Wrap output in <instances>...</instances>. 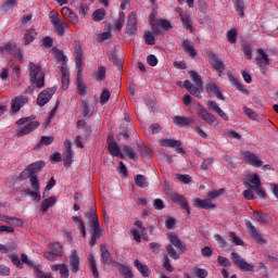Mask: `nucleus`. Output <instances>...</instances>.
I'll list each match as a JSON object with an SVG mask.
<instances>
[{
  "instance_id": "1",
  "label": "nucleus",
  "mask_w": 278,
  "mask_h": 278,
  "mask_svg": "<svg viewBox=\"0 0 278 278\" xmlns=\"http://www.w3.org/2000/svg\"><path fill=\"white\" fill-rule=\"evenodd\" d=\"M16 136L21 138L23 136L31 134V131H35V129H38V127H40V122L36 121V118L34 117H22L16 122Z\"/></svg>"
},
{
  "instance_id": "2",
  "label": "nucleus",
  "mask_w": 278,
  "mask_h": 278,
  "mask_svg": "<svg viewBox=\"0 0 278 278\" xmlns=\"http://www.w3.org/2000/svg\"><path fill=\"white\" fill-rule=\"evenodd\" d=\"M54 58L58 62H62L61 75H62V90H66L71 86V73L68 72V65H66L67 59L63 51L54 50Z\"/></svg>"
},
{
  "instance_id": "3",
  "label": "nucleus",
  "mask_w": 278,
  "mask_h": 278,
  "mask_svg": "<svg viewBox=\"0 0 278 278\" xmlns=\"http://www.w3.org/2000/svg\"><path fill=\"white\" fill-rule=\"evenodd\" d=\"M28 68L30 84L36 86V88H45V72H42L40 65L30 62Z\"/></svg>"
},
{
  "instance_id": "4",
  "label": "nucleus",
  "mask_w": 278,
  "mask_h": 278,
  "mask_svg": "<svg viewBox=\"0 0 278 278\" xmlns=\"http://www.w3.org/2000/svg\"><path fill=\"white\" fill-rule=\"evenodd\" d=\"M86 218H89V220H91V227L93 229L91 233V239L89 241V245L94 247V244H97V239L101 238L99 217L97 216V212H94V210H90L88 213H86Z\"/></svg>"
},
{
  "instance_id": "5",
  "label": "nucleus",
  "mask_w": 278,
  "mask_h": 278,
  "mask_svg": "<svg viewBox=\"0 0 278 278\" xmlns=\"http://www.w3.org/2000/svg\"><path fill=\"white\" fill-rule=\"evenodd\" d=\"M50 23L53 26L56 36L62 37L64 36V34H66V31H68V24H66V22H63L60 14L55 11L51 12Z\"/></svg>"
},
{
  "instance_id": "6",
  "label": "nucleus",
  "mask_w": 278,
  "mask_h": 278,
  "mask_svg": "<svg viewBox=\"0 0 278 278\" xmlns=\"http://www.w3.org/2000/svg\"><path fill=\"white\" fill-rule=\"evenodd\" d=\"M28 178L33 190L25 189L24 193L27 197H30L33 201H37V203H40V199H42V197L40 195V181H38V176H28Z\"/></svg>"
},
{
  "instance_id": "7",
  "label": "nucleus",
  "mask_w": 278,
  "mask_h": 278,
  "mask_svg": "<svg viewBox=\"0 0 278 278\" xmlns=\"http://www.w3.org/2000/svg\"><path fill=\"white\" fill-rule=\"evenodd\" d=\"M248 186L251 188V190L256 191V194L260 197V199H266V191L262 189V180H260V175L253 174L250 176Z\"/></svg>"
},
{
  "instance_id": "8",
  "label": "nucleus",
  "mask_w": 278,
  "mask_h": 278,
  "mask_svg": "<svg viewBox=\"0 0 278 278\" xmlns=\"http://www.w3.org/2000/svg\"><path fill=\"white\" fill-rule=\"evenodd\" d=\"M231 260L235 266H238L240 270H244L245 273H253V270H255V266H253V264H250L244 258L240 257L236 252L231 253Z\"/></svg>"
},
{
  "instance_id": "9",
  "label": "nucleus",
  "mask_w": 278,
  "mask_h": 278,
  "mask_svg": "<svg viewBox=\"0 0 278 278\" xmlns=\"http://www.w3.org/2000/svg\"><path fill=\"white\" fill-rule=\"evenodd\" d=\"M242 160L245 164L250 166H254L255 168H262L264 166V161L261 160L255 153L251 151H245L242 153Z\"/></svg>"
},
{
  "instance_id": "10",
  "label": "nucleus",
  "mask_w": 278,
  "mask_h": 278,
  "mask_svg": "<svg viewBox=\"0 0 278 278\" xmlns=\"http://www.w3.org/2000/svg\"><path fill=\"white\" fill-rule=\"evenodd\" d=\"M42 168H45V162L38 161L28 165L27 168L23 170L22 175L25 177H36V173H40Z\"/></svg>"
},
{
  "instance_id": "11",
  "label": "nucleus",
  "mask_w": 278,
  "mask_h": 278,
  "mask_svg": "<svg viewBox=\"0 0 278 278\" xmlns=\"http://www.w3.org/2000/svg\"><path fill=\"white\" fill-rule=\"evenodd\" d=\"M55 87L45 89L41 91L37 98V103L42 108L43 105H47L49 101H51L53 94H55Z\"/></svg>"
},
{
  "instance_id": "12",
  "label": "nucleus",
  "mask_w": 278,
  "mask_h": 278,
  "mask_svg": "<svg viewBox=\"0 0 278 278\" xmlns=\"http://www.w3.org/2000/svg\"><path fill=\"white\" fill-rule=\"evenodd\" d=\"M29 103V98L27 96H17L11 101V112L16 114V112H21V109Z\"/></svg>"
},
{
  "instance_id": "13",
  "label": "nucleus",
  "mask_w": 278,
  "mask_h": 278,
  "mask_svg": "<svg viewBox=\"0 0 278 278\" xmlns=\"http://www.w3.org/2000/svg\"><path fill=\"white\" fill-rule=\"evenodd\" d=\"M256 53V64L261 68V71H265L266 66L270 65V59L268 58V54H266L264 49H257Z\"/></svg>"
},
{
  "instance_id": "14",
  "label": "nucleus",
  "mask_w": 278,
  "mask_h": 278,
  "mask_svg": "<svg viewBox=\"0 0 278 278\" xmlns=\"http://www.w3.org/2000/svg\"><path fill=\"white\" fill-rule=\"evenodd\" d=\"M61 14L67 23H72V25H79V16L71 8L68 7H63L61 9Z\"/></svg>"
},
{
  "instance_id": "15",
  "label": "nucleus",
  "mask_w": 278,
  "mask_h": 278,
  "mask_svg": "<svg viewBox=\"0 0 278 278\" xmlns=\"http://www.w3.org/2000/svg\"><path fill=\"white\" fill-rule=\"evenodd\" d=\"M205 90L208 97H216L219 101H225V96H223V91H220V88L216 86V83L211 81L206 84Z\"/></svg>"
},
{
  "instance_id": "16",
  "label": "nucleus",
  "mask_w": 278,
  "mask_h": 278,
  "mask_svg": "<svg viewBox=\"0 0 278 278\" xmlns=\"http://www.w3.org/2000/svg\"><path fill=\"white\" fill-rule=\"evenodd\" d=\"M245 226L249 231V235L251 236V238H253V240H255V242H257V244H266V239L262 237L257 228H255V226H253L251 222H247Z\"/></svg>"
},
{
  "instance_id": "17",
  "label": "nucleus",
  "mask_w": 278,
  "mask_h": 278,
  "mask_svg": "<svg viewBox=\"0 0 278 278\" xmlns=\"http://www.w3.org/2000/svg\"><path fill=\"white\" fill-rule=\"evenodd\" d=\"M63 161L66 166H71V164H73V143L71 140L64 141Z\"/></svg>"
},
{
  "instance_id": "18",
  "label": "nucleus",
  "mask_w": 278,
  "mask_h": 278,
  "mask_svg": "<svg viewBox=\"0 0 278 278\" xmlns=\"http://www.w3.org/2000/svg\"><path fill=\"white\" fill-rule=\"evenodd\" d=\"M169 199L174 203H178L182 210H186L187 214H190V206L188 205V200L179 193H170Z\"/></svg>"
},
{
  "instance_id": "19",
  "label": "nucleus",
  "mask_w": 278,
  "mask_h": 278,
  "mask_svg": "<svg viewBox=\"0 0 278 278\" xmlns=\"http://www.w3.org/2000/svg\"><path fill=\"white\" fill-rule=\"evenodd\" d=\"M74 56L76 66L81 68V66H84V51L81 50V43H79V41L74 42Z\"/></svg>"
},
{
  "instance_id": "20",
  "label": "nucleus",
  "mask_w": 278,
  "mask_h": 278,
  "mask_svg": "<svg viewBox=\"0 0 278 278\" xmlns=\"http://www.w3.org/2000/svg\"><path fill=\"white\" fill-rule=\"evenodd\" d=\"M198 116H200V118H203L205 121V123H207L208 125H212L213 127H216L218 125V119H216V116L208 113L204 109L199 110Z\"/></svg>"
},
{
  "instance_id": "21",
  "label": "nucleus",
  "mask_w": 278,
  "mask_h": 278,
  "mask_svg": "<svg viewBox=\"0 0 278 278\" xmlns=\"http://www.w3.org/2000/svg\"><path fill=\"white\" fill-rule=\"evenodd\" d=\"M161 147H169L170 149L177 148V153H184V148H181V141L175 139H161Z\"/></svg>"
},
{
  "instance_id": "22",
  "label": "nucleus",
  "mask_w": 278,
  "mask_h": 278,
  "mask_svg": "<svg viewBox=\"0 0 278 278\" xmlns=\"http://www.w3.org/2000/svg\"><path fill=\"white\" fill-rule=\"evenodd\" d=\"M137 21L138 17L136 16V13H130L127 21L126 34H129L130 36H132V34H136V31L138 30V26L136 24Z\"/></svg>"
},
{
  "instance_id": "23",
  "label": "nucleus",
  "mask_w": 278,
  "mask_h": 278,
  "mask_svg": "<svg viewBox=\"0 0 278 278\" xmlns=\"http://www.w3.org/2000/svg\"><path fill=\"white\" fill-rule=\"evenodd\" d=\"M206 106L211 112H215V114H218V116H220L223 121H229V116L227 115V113L224 112L223 109H220V106H218V103L214 101H208L206 103Z\"/></svg>"
},
{
  "instance_id": "24",
  "label": "nucleus",
  "mask_w": 278,
  "mask_h": 278,
  "mask_svg": "<svg viewBox=\"0 0 278 278\" xmlns=\"http://www.w3.org/2000/svg\"><path fill=\"white\" fill-rule=\"evenodd\" d=\"M167 238H168L170 244H173V247H175L177 249V251H179L180 253H184L186 251V245H184V243H181V240H179V237H177V235H175V232L167 233Z\"/></svg>"
},
{
  "instance_id": "25",
  "label": "nucleus",
  "mask_w": 278,
  "mask_h": 278,
  "mask_svg": "<svg viewBox=\"0 0 278 278\" xmlns=\"http://www.w3.org/2000/svg\"><path fill=\"white\" fill-rule=\"evenodd\" d=\"M193 207H200V210H214L216 205L212 203V200L210 199H195L193 201Z\"/></svg>"
},
{
  "instance_id": "26",
  "label": "nucleus",
  "mask_w": 278,
  "mask_h": 278,
  "mask_svg": "<svg viewBox=\"0 0 278 278\" xmlns=\"http://www.w3.org/2000/svg\"><path fill=\"white\" fill-rule=\"evenodd\" d=\"M70 267L72 273H79V255L75 250L72 251L70 256Z\"/></svg>"
},
{
  "instance_id": "27",
  "label": "nucleus",
  "mask_w": 278,
  "mask_h": 278,
  "mask_svg": "<svg viewBox=\"0 0 278 278\" xmlns=\"http://www.w3.org/2000/svg\"><path fill=\"white\" fill-rule=\"evenodd\" d=\"M51 270H53L54 273H58L59 270L62 278H68L71 275L68 271V266H66V264L51 265Z\"/></svg>"
},
{
  "instance_id": "28",
  "label": "nucleus",
  "mask_w": 278,
  "mask_h": 278,
  "mask_svg": "<svg viewBox=\"0 0 278 278\" xmlns=\"http://www.w3.org/2000/svg\"><path fill=\"white\" fill-rule=\"evenodd\" d=\"M109 153H111L115 157H121V160H125V154L121 152V148L117 142L109 143Z\"/></svg>"
},
{
  "instance_id": "29",
  "label": "nucleus",
  "mask_w": 278,
  "mask_h": 278,
  "mask_svg": "<svg viewBox=\"0 0 278 278\" xmlns=\"http://www.w3.org/2000/svg\"><path fill=\"white\" fill-rule=\"evenodd\" d=\"M211 63L213 68L218 72L219 77H223V71H225V65L223 64V61H220L218 56L213 54Z\"/></svg>"
},
{
  "instance_id": "30",
  "label": "nucleus",
  "mask_w": 278,
  "mask_h": 278,
  "mask_svg": "<svg viewBox=\"0 0 278 278\" xmlns=\"http://www.w3.org/2000/svg\"><path fill=\"white\" fill-rule=\"evenodd\" d=\"M174 125L177 127H188V125H192V118L184 117V116H174L173 117Z\"/></svg>"
},
{
  "instance_id": "31",
  "label": "nucleus",
  "mask_w": 278,
  "mask_h": 278,
  "mask_svg": "<svg viewBox=\"0 0 278 278\" xmlns=\"http://www.w3.org/2000/svg\"><path fill=\"white\" fill-rule=\"evenodd\" d=\"M179 17L181 18L182 27H185V29H188L192 34V31H194V28L192 27V21L190 20V15L180 12Z\"/></svg>"
},
{
  "instance_id": "32",
  "label": "nucleus",
  "mask_w": 278,
  "mask_h": 278,
  "mask_svg": "<svg viewBox=\"0 0 278 278\" xmlns=\"http://www.w3.org/2000/svg\"><path fill=\"white\" fill-rule=\"evenodd\" d=\"M38 36V33H36V29L30 28L24 33V45H31L34 40H36V37Z\"/></svg>"
},
{
  "instance_id": "33",
  "label": "nucleus",
  "mask_w": 278,
  "mask_h": 278,
  "mask_svg": "<svg viewBox=\"0 0 278 278\" xmlns=\"http://www.w3.org/2000/svg\"><path fill=\"white\" fill-rule=\"evenodd\" d=\"M55 203H58V199L55 197H50V198L41 201V203H40L41 212H47V210H49V207H53V205H55Z\"/></svg>"
},
{
  "instance_id": "34",
  "label": "nucleus",
  "mask_w": 278,
  "mask_h": 278,
  "mask_svg": "<svg viewBox=\"0 0 278 278\" xmlns=\"http://www.w3.org/2000/svg\"><path fill=\"white\" fill-rule=\"evenodd\" d=\"M72 219H73L75 227H77V229H79L83 238H86L87 233H86V225L84 224V219H81L80 217H77V216H73Z\"/></svg>"
},
{
  "instance_id": "35",
  "label": "nucleus",
  "mask_w": 278,
  "mask_h": 278,
  "mask_svg": "<svg viewBox=\"0 0 278 278\" xmlns=\"http://www.w3.org/2000/svg\"><path fill=\"white\" fill-rule=\"evenodd\" d=\"M253 216L255 218V220H257V223H264V224H268L271 223L273 219L270 218V216H268V214L263 213V212H253Z\"/></svg>"
},
{
  "instance_id": "36",
  "label": "nucleus",
  "mask_w": 278,
  "mask_h": 278,
  "mask_svg": "<svg viewBox=\"0 0 278 278\" xmlns=\"http://www.w3.org/2000/svg\"><path fill=\"white\" fill-rule=\"evenodd\" d=\"M182 49L185 53L190 55V58H194L197 55V50H194V45L188 40L182 42Z\"/></svg>"
},
{
  "instance_id": "37",
  "label": "nucleus",
  "mask_w": 278,
  "mask_h": 278,
  "mask_svg": "<svg viewBox=\"0 0 278 278\" xmlns=\"http://www.w3.org/2000/svg\"><path fill=\"white\" fill-rule=\"evenodd\" d=\"M117 268H118L121 275H123V277H125V278H132L134 277V273L131 271V267H129L127 265H123V264H117Z\"/></svg>"
},
{
  "instance_id": "38",
  "label": "nucleus",
  "mask_w": 278,
  "mask_h": 278,
  "mask_svg": "<svg viewBox=\"0 0 278 278\" xmlns=\"http://www.w3.org/2000/svg\"><path fill=\"white\" fill-rule=\"evenodd\" d=\"M15 49H16V45L4 43V45L0 46V53H1V55H8L10 53H14Z\"/></svg>"
},
{
  "instance_id": "39",
  "label": "nucleus",
  "mask_w": 278,
  "mask_h": 278,
  "mask_svg": "<svg viewBox=\"0 0 278 278\" xmlns=\"http://www.w3.org/2000/svg\"><path fill=\"white\" fill-rule=\"evenodd\" d=\"M88 262L90 264V270L94 278H99V269L97 268V261L94 260V256L90 254L88 256Z\"/></svg>"
},
{
  "instance_id": "40",
  "label": "nucleus",
  "mask_w": 278,
  "mask_h": 278,
  "mask_svg": "<svg viewBox=\"0 0 278 278\" xmlns=\"http://www.w3.org/2000/svg\"><path fill=\"white\" fill-rule=\"evenodd\" d=\"M135 266L137 270L142 275V277H149V267L142 263H140L138 260L135 261Z\"/></svg>"
},
{
  "instance_id": "41",
  "label": "nucleus",
  "mask_w": 278,
  "mask_h": 278,
  "mask_svg": "<svg viewBox=\"0 0 278 278\" xmlns=\"http://www.w3.org/2000/svg\"><path fill=\"white\" fill-rule=\"evenodd\" d=\"M50 249L59 257H62V255H64V248L62 247V244H60V242L50 243Z\"/></svg>"
},
{
  "instance_id": "42",
  "label": "nucleus",
  "mask_w": 278,
  "mask_h": 278,
  "mask_svg": "<svg viewBox=\"0 0 278 278\" xmlns=\"http://www.w3.org/2000/svg\"><path fill=\"white\" fill-rule=\"evenodd\" d=\"M226 37L228 42H230V45H236L238 40V30L236 28H231L226 33Z\"/></svg>"
},
{
  "instance_id": "43",
  "label": "nucleus",
  "mask_w": 278,
  "mask_h": 278,
  "mask_svg": "<svg viewBox=\"0 0 278 278\" xmlns=\"http://www.w3.org/2000/svg\"><path fill=\"white\" fill-rule=\"evenodd\" d=\"M105 14H106L105 9L101 8L96 10L92 13L91 18L92 21H96V22L103 21V18H105Z\"/></svg>"
},
{
  "instance_id": "44",
  "label": "nucleus",
  "mask_w": 278,
  "mask_h": 278,
  "mask_svg": "<svg viewBox=\"0 0 278 278\" xmlns=\"http://www.w3.org/2000/svg\"><path fill=\"white\" fill-rule=\"evenodd\" d=\"M230 81H231L232 86H235V88H237V90H239L243 94H249V90H247L244 88V86H242V84H240V81L237 78H235L233 76H230Z\"/></svg>"
},
{
  "instance_id": "45",
  "label": "nucleus",
  "mask_w": 278,
  "mask_h": 278,
  "mask_svg": "<svg viewBox=\"0 0 278 278\" xmlns=\"http://www.w3.org/2000/svg\"><path fill=\"white\" fill-rule=\"evenodd\" d=\"M135 184L139 188H147V186H149V182L147 181V177L142 175L135 176Z\"/></svg>"
},
{
  "instance_id": "46",
  "label": "nucleus",
  "mask_w": 278,
  "mask_h": 278,
  "mask_svg": "<svg viewBox=\"0 0 278 278\" xmlns=\"http://www.w3.org/2000/svg\"><path fill=\"white\" fill-rule=\"evenodd\" d=\"M101 260L104 264H110L112 262V257L110 256V252L105 248V245H101Z\"/></svg>"
},
{
  "instance_id": "47",
  "label": "nucleus",
  "mask_w": 278,
  "mask_h": 278,
  "mask_svg": "<svg viewBox=\"0 0 278 278\" xmlns=\"http://www.w3.org/2000/svg\"><path fill=\"white\" fill-rule=\"evenodd\" d=\"M235 10L239 16H244V0H236Z\"/></svg>"
},
{
  "instance_id": "48",
  "label": "nucleus",
  "mask_w": 278,
  "mask_h": 278,
  "mask_svg": "<svg viewBox=\"0 0 278 278\" xmlns=\"http://www.w3.org/2000/svg\"><path fill=\"white\" fill-rule=\"evenodd\" d=\"M190 75V79H192V81H194L195 85L199 86V88H203V80L201 79V76L199 74H197V72H189Z\"/></svg>"
},
{
  "instance_id": "49",
  "label": "nucleus",
  "mask_w": 278,
  "mask_h": 278,
  "mask_svg": "<svg viewBox=\"0 0 278 278\" xmlns=\"http://www.w3.org/2000/svg\"><path fill=\"white\" fill-rule=\"evenodd\" d=\"M190 75V79H192V81H194L195 85L199 86V88H203V80L201 79V76L199 74H197V72H189Z\"/></svg>"
},
{
  "instance_id": "50",
  "label": "nucleus",
  "mask_w": 278,
  "mask_h": 278,
  "mask_svg": "<svg viewBox=\"0 0 278 278\" xmlns=\"http://www.w3.org/2000/svg\"><path fill=\"white\" fill-rule=\"evenodd\" d=\"M229 238L232 244H236L237 247H244V241L240 239L236 232H229Z\"/></svg>"
},
{
  "instance_id": "51",
  "label": "nucleus",
  "mask_w": 278,
  "mask_h": 278,
  "mask_svg": "<svg viewBox=\"0 0 278 278\" xmlns=\"http://www.w3.org/2000/svg\"><path fill=\"white\" fill-rule=\"evenodd\" d=\"M112 97V92L110 90L104 89L102 93L100 94V103L101 105H105L108 101H110V98Z\"/></svg>"
},
{
  "instance_id": "52",
  "label": "nucleus",
  "mask_w": 278,
  "mask_h": 278,
  "mask_svg": "<svg viewBox=\"0 0 278 278\" xmlns=\"http://www.w3.org/2000/svg\"><path fill=\"white\" fill-rule=\"evenodd\" d=\"M80 110L83 112V116H87L89 118V116H92V110H90V108L88 106V102L87 101H83L80 104Z\"/></svg>"
},
{
  "instance_id": "53",
  "label": "nucleus",
  "mask_w": 278,
  "mask_h": 278,
  "mask_svg": "<svg viewBox=\"0 0 278 278\" xmlns=\"http://www.w3.org/2000/svg\"><path fill=\"white\" fill-rule=\"evenodd\" d=\"M122 150L124 151L126 157H129V160H138V157L136 156V151H134V149L124 146Z\"/></svg>"
},
{
  "instance_id": "54",
  "label": "nucleus",
  "mask_w": 278,
  "mask_h": 278,
  "mask_svg": "<svg viewBox=\"0 0 278 278\" xmlns=\"http://www.w3.org/2000/svg\"><path fill=\"white\" fill-rule=\"evenodd\" d=\"M14 5H16V0H7L2 5V10L4 12H12V10H14Z\"/></svg>"
},
{
  "instance_id": "55",
  "label": "nucleus",
  "mask_w": 278,
  "mask_h": 278,
  "mask_svg": "<svg viewBox=\"0 0 278 278\" xmlns=\"http://www.w3.org/2000/svg\"><path fill=\"white\" fill-rule=\"evenodd\" d=\"M94 78H96L98 81H103V79H105V67L100 66V67L98 68V71L96 72V74H94Z\"/></svg>"
},
{
  "instance_id": "56",
  "label": "nucleus",
  "mask_w": 278,
  "mask_h": 278,
  "mask_svg": "<svg viewBox=\"0 0 278 278\" xmlns=\"http://www.w3.org/2000/svg\"><path fill=\"white\" fill-rule=\"evenodd\" d=\"M156 25H159V27H162V29H165V31H168V29L173 28V25L170 24V22L166 20L156 21Z\"/></svg>"
},
{
  "instance_id": "57",
  "label": "nucleus",
  "mask_w": 278,
  "mask_h": 278,
  "mask_svg": "<svg viewBox=\"0 0 278 278\" xmlns=\"http://www.w3.org/2000/svg\"><path fill=\"white\" fill-rule=\"evenodd\" d=\"M166 251L172 260H179V253L173 248V245H166Z\"/></svg>"
},
{
  "instance_id": "58",
  "label": "nucleus",
  "mask_w": 278,
  "mask_h": 278,
  "mask_svg": "<svg viewBox=\"0 0 278 278\" xmlns=\"http://www.w3.org/2000/svg\"><path fill=\"white\" fill-rule=\"evenodd\" d=\"M34 270L36 278H53L51 274H46L45 271L40 270V267H35Z\"/></svg>"
},
{
  "instance_id": "59",
  "label": "nucleus",
  "mask_w": 278,
  "mask_h": 278,
  "mask_svg": "<svg viewBox=\"0 0 278 278\" xmlns=\"http://www.w3.org/2000/svg\"><path fill=\"white\" fill-rule=\"evenodd\" d=\"M77 88L80 97H86V85L81 81V78L77 77Z\"/></svg>"
},
{
  "instance_id": "60",
  "label": "nucleus",
  "mask_w": 278,
  "mask_h": 278,
  "mask_svg": "<svg viewBox=\"0 0 278 278\" xmlns=\"http://www.w3.org/2000/svg\"><path fill=\"white\" fill-rule=\"evenodd\" d=\"M176 179L178 181H181V184H191L192 182V177H190V175L178 174V175H176Z\"/></svg>"
},
{
  "instance_id": "61",
  "label": "nucleus",
  "mask_w": 278,
  "mask_h": 278,
  "mask_svg": "<svg viewBox=\"0 0 278 278\" xmlns=\"http://www.w3.org/2000/svg\"><path fill=\"white\" fill-rule=\"evenodd\" d=\"M225 193V189L214 190L207 193L208 200L212 201V199H218L220 194Z\"/></svg>"
},
{
  "instance_id": "62",
  "label": "nucleus",
  "mask_w": 278,
  "mask_h": 278,
  "mask_svg": "<svg viewBox=\"0 0 278 278\" xmlns=\"http://www.w3.org/2000/svg\"><path fill=\"white\" fill-rule=\"evenodd\" d=\"M144 40L147 45H155V37L153 36V33L146 31L144 33Z\"/></svg>"
},
{
  "instance_id": "63",
  "label": "nucleus",
  "mask_w": 278,
  "mask_h": 278,
  "mask_svg": "<svg viewBox=\"0 0 278 278\" xmlns=\"http://www.w3.org/2000/svg\"><path fill=\"white\" fill-rule=\"evenodd\" d=\"M55 186V178H51L46 186L43 191V197H49V190H51Z\"/></svg>"
},
{
  "instance_id": "64",
  "label": "nucleus",
  "mask_w": 278,
  "mask_h": 278,
  "mask_svg": "<svg viewBox=\"0 0 278 278\" xmlns=\"http://www.w3.org/2000/svg\"><path fill=\"white\" fill-rule=\"evenodd\" d=\"M88 10H90V8L88 7V4H87V3H83V4H80V8H79V10H78V14H79L80 16L86 17V16H88Z\"/></svg>"
}]
</instances>
